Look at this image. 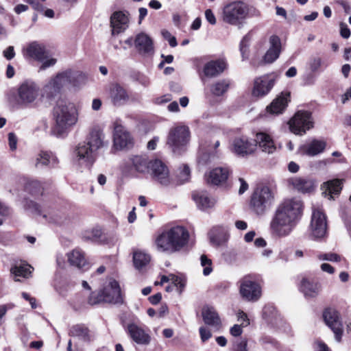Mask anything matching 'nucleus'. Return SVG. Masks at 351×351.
Instances as JSON below:
<instances>
[{
	"mask_svg": "<svg viewBox=\"0 0 351 351\" xmlns=\"http://www.w3.org/2000/svg\"><path fill=\"white\" fill-rule=\"evenodd\" d=\"M303 203L298 198L286 199L276 208L269 223L271 232L278 237L291 234L302 214Z\"/></svg>",
	"mask_w": 351,
	"mask_h": 351,
	"instance_id": "1",
	"label": "nucleus"
},
{
	"mask_svg": "<svg viewBox=\"0 0 351 351\" xmlns=\"http://www.w3.org/2000/svg\"><path fill=\"white\" fill-rule=\"evenodd\" d=\"M105 145L104 134L98 128H93L86 141L80 143L74 150V159L80 165L90 167L95 162L97 152Z\"/></svg>",
	"mask_w": 351,
	"mask_h": 351,
	"instance_id": "2",
	"label": "nucleus"
},
{
	"mask_svg": "<svg viewBox=\"0 0 351 351\" xmlns=\"http://www.w3.org/2000/svg\"><path fill=\"white\" fill-rule=\"evenodd\" d=\"M189 231L183 226H175L162 232L156 239L157 249L173 254L180 252L188 243Z\"/></svg>",
	"mask_w": 351,
	"mask_h": 351,
	"instance_id": "3",
	"label": "nucleus"
},
{
	"mask_svg": "<svg viewBox=\"0 0 351 351\" xmlns=\"http://www.w3.org/2000/svg\"><path fill=\"white\" fill-rule=\"evenodd\" d=\"M55 125L52 132L61 136L74 125L77 121V110L73 104L66 101H58L53 110Z\"/></svg>",
	"mask_w": 351,
	"mask_h": 351,
	"instance_id": "4",
	"label": "nucleus"
},
{
	"mask_svg": "<svg viewBox=\"0 0 351 351\" xmlns=\"http://www.w3.org/2000/svg\"><path fill=\"white\" fill-rule=\"evenodd\" d=\"M81 77L82 73L80 72L71 69H67L60 72L43 87V93L42 95L49 99L53 98L60 93L62 88L69 86H77L78 80Z\"/></svg>",
	"mask_w": 351,
	"mask_h": 351,
	"instance_id": "5",
	"label": "nucleus"
},
{
	"mask_svg": "<svg viewBox=\"0 0 351 351\" xmlns=\"http://www.w3.org/2000/svg\"><path fill=\"white\" fill-rule=\"evenodd\" d=\"M248 15V7L243 1H233L224 6L222 11L223 22L240 27Z\"/></svg>",
	"mask_w": 351,
	"mask_h": 351,
	"instance_id": "6",
	"label": "nucleus"
},
{
	"mask_svg": "<svg viewBox=\"0 0 351 351\" xmlns=\"http://www.w3.org/2000/svg\"><path fill=\"white\" fill-rule=\"evenodd\" d=\"M274 202V195L267 186L256 189L250 199V208L258 215H263Z\"/></svg>",
	"mask_w": 351,
	"mask_h": 351,
	"instance_id": "7",
	"label": "nucleus"
},
{
	"mask_svg": "<svg viewBox=\"0 0 351 351\" xmlns=\"http://www.w3.org/2000/svg\"><path fill=\"white\" fill-rule=\"evenodd\" d=\"M189 128L184 125H177L170 129L167 143L173 152H176L184 147L189 143Z\"/></svg>",
	"mask_w": 351,
	"mask_h": 351,
	"instance_id": "8",
	"label": "nucleus"
},
{
	"mask_svg": "<svg viewBox=\"0 0 351 351\" xmlns=\"http://www.w3.org/2000/svg\"><path fill=\"white\" fill-rule=\"evenodd\" d=\"M311 236L314 239L324 238L327 232V219L323 210L319 207H313L309 226Z\"/></svg>",
	"mask_w": 351,
	"mask_h": 351,
	"instance_id": "9",
	"label": "nucleus"
},
{
	"mask_svg": "<svg viewBox=\"0 0 351 351\" xmlns=\"http://www.w3.org/2000/svg\"><path fill=\"white\" fill-rule=\"evenodd\" d=\"M290 130L298 135H302L313 127L311 113L308 111L299 110L289 122Z\"/></svg>",
	"mask_w": 351,
	"mask_h": 351,
	"instance_id": "10",
	"label": "nucleus"
},
{
	"mask_svg": "<svg viewBox=\"0 0 351 351\" xmlns=\"http://www.w3.org/2000/svg\"><path fill=\"white\" fill-rule=\"evenodd\" d=\"M40 88L38 84L32 80H25L18 88V95L21 104H33L38 98Z\"/></svg>",
	"mask_w": 351,
	"mask_h": 351,
	"instance_id": "11",
	"label": "nucleus"
},
{
	"mask_svg": "<svg viewBox=\"0 0 351 351\" xmlns=\"http://www.w3.org/2000/svg\"><path fill=\"white\" fill-rule=\"evenodd\" d=\"M239 291L242 298L249 302H256L261 296L260 285L247 278H244L241 281Z\"/></svg>",
	"mask_w": 351,
	"mask_h": 351,
	"instance_id": "12",
	"label": "nucleus"
},
{
	"mask_svg": "<svg viewBox=\"0 0 351 351\" xmlns=\"http://www.w3.org/2000/svg\"><path fill=\"white\" fill-rule=\"evenodd\" d=\"M288 184L294 190L301 193H311L316 187L315 180L309 177L293 176L287 180Z\"/></svg>",
	"mask_w": 351,
	"mask_h": 351,
	"instance_id": "13",
	"label": "nucleus"
},
{
	"mask_svg": "<svg viewBox=\"0 0 351 351\" xmlns=\"http://www.w3.org/2000/svg\"><path fill=\"white\" fill-rule=\"evenodd\" d=\"M149 171L151 172L154 180L162 185L170 183L169 171L167 167L160 160L149 162Z\"/></svg>",
	"mask_w": 351,
	"mask_h": 351,
	"instance_id": "14",
	"label": "nucleus"
},
{
	"mask_svg": "<svg viewBox=\"0 0 351 351\" xmlns=\"http://www.w3.org/2000/svg\"><path fill=\"white\" fill-rule=\"evenodd\" d=\"M323 316L327 326L333 331L335 339L340 341L343 328L339 313L335 309L328 308L324 312Z\"/></svg>",
	"mask_w": 351,
	"mask_h": 351,
	"instance_id": "15",
	"label": "nucleus"
},
{
	"mask_svg": "<svg viewBox=\"0 0 351 351\" xmlns=\"http://www.w3.org/2000/svg\"><path fill=\"white\" fill-rule=\"evenodd\" d=\"M256 149V144L254 141L246 136L237 137L233 140L232 150L239 156L252 154Z\"/></svg>",
	"mask_w": 351,
	"mask_h": 351,
	"instance_id": "16",
	"label": "nucleus"
},
{
	"mask_svg": "<svg viewBox=\"0 0 351 351\" xmlns=\"http://www.w3.org/2000/svg\"><path fill=\"white\" fill-rule=\"evenodd\" d=\"M275 84V79L269 75H265L254 80L252 95L263 97L269 93Z\"/></svg>",
	"mask_w": 351,
	"mask_h": 351,
	"instance_id": "17",
	"label": "nucleus"
},
{
	"mask_svg": "<svg viewBox=\"0 0 351 351\" xmlns=\"http://www.w3.org/2000/svg\"><path fill=\"white\" fill-rule=\"evenodd\" d=\"M126 331L132 341L138 345L146 346L151 342L152 337L149 334L135 323L128 324Z\"/></svg>",
	"mask_w": 351,
	"mask_h": 351,
	"instance_id": "18",
	"label": "nucleus"
},
{
	"mask_svg": "<svg viewBox=\"0 0 351 351\" xmlns=\"http://www.w3.org/2000/svg\"><path fill=\"white\" fill-rule=\"evenodd\" d=\"M134 47L138 53L143 56H151L154 53L152 39L146 34H138L134 39Z\"/></svg>",
	"mask_w": 351,
	"mask_h": 351,
	"instance_id": "19",
	"label": "nucleus"
},
{
	"mask_svg": "<svg viewBox=\"0 0 351 351\" xmlns=\"http://www.w3.org/2000/svg\"><path fill=\"white\" fill-rule=\"evenodd\" d=\"M114 146L117 149H121L132 143V138L130 134L121 124L115 122L114 123Z\"/></svg>",
	"mask_w": 351,
	"mask_h": 351,
	"instance_id": "20",
	"label": "nucleus"
},
{
	"mask_svg": "<svg viewBox=\"0 0 351 351\" xmlns=\"http://www.w3.org/2000/svg\"><path fill=\"white\" fill-rule=\"evenodd\" d=\"M23 56L25 58L43 61L48 58L49 53L44 45L34 41L28 44L23 49Z\"/></svg>",
	"mask_w": 351,
	"mask_h": 351,
	"instance_id": "21",
	"label": "nucleus"
},
{
	"mask_svg": "<svg viewBox=\"0 0 351 351\" xmlns=\"http://www.w3.org/2000/svg\"><path fill=\"white\" fill-rule=\"evenodd\" d=\"M129 18L126 13L122 11H116L110 16V27L112 34L118 35L123 32L128 27Z\"/></svg>",
	"mask_w": 351,
	"mask_h": 351,
	"instance_id": "22",
	"label": "nucleus"
},
{
	"mask_svg": "<svg viewBox=\"0 0 351 351\" xmlns=\"http://www.w3.org/2000/svg\"><path fill=\"white\" fill-rule=\"evenodd\" d=\"M109 97L111 103L115 106H121L130 100V95L127 90L118 84L110 86Z\"/></svg>",
	"mask_w": 351,
	"mask_h": 351,
	"instance_id": "23",
	"label": "nucleus"
},
{
	"mask_svg": "<svg viewBox=\"0 0 351 351\" xmlns=\"http://www.w3.org/2000/svg\"><path fill=\"white\" fill-rule=\"evenodd\" d=\"M269 47L265 53L263 60L265 63H272L280 56L281 52V40L276 35H272L269 39Z\"/></svg>",
	"mask_w": 351,
	"mask_h": 351,
	"instance_id": "24",
	"label": "nucleus"
},
{
	"mask_svg": "<svg viewBox=\"0 0 351 351\" xmlns=\"http://www.w3.org/2000/svg\"><path fill=\"white\" fill-rule=\"evenodd\" d=\"M326 147V142L317 139H313L308 143L300 147V152L302 155L315 156L322 153Z\"/></svg>",
	"mask_w": 351,
	"mask_h": 351,
	"instance_id": "25",
	"label": "nucleus"
},
{
	"mask_svg": "<svg viewBox=\"0 0 351 351\" xmlns=\"http://www.w3.org/2000/svg\"><path fill=\"white\" fill-rule=\"evenodd\" d=\"M289 101L290 93H282L267 107V110L272 114H280L285 110Z\"/></svg>",
	"mask_w": 351,
	"mask_h": 351,
	"instance_id": "26",
	"label": "nucleus"
},
{
	"mask_svg": "<svg viewBox=\"0 0 351 351\" xmlns=\"http://www.w3.org/2000/svg\"><path fill=\"white\" fill-rule=\"evenodd\" d=\"M203 320L206 325H208L215 330H219L221 327V319L212 306H204L202 311Z\"/></svg>",
	"mask_w": 351,
	"mask_h": 351,
	"instance_id": "27",
	"label": "nucleus"
},
{
	"mask_svg": "<svg viewBox=\"0 0 351 351\" xmlns=\"http://www.w3.org/2000/svg\"><path fill=\"white\" fill-rule=\"evenodd\" d=\"M230 85V80L221 79L213 82L208 86V90L211 96L222 97L228 93Z\"/></svg>",
	"mask_w": 351,
	"mask_h": 351,
	"instance_id": "28",
	"label": "nucleus"
},
{
	"mask_svg": "<svg viewBox=\"0 0 351 351\" xmlns=\"http://www.w3.org/2000/svg\"><path fill=\"white\" fill-rule=\"evenodd\" d=\"M253 141L256 144V146L258 145L263 152L272 154L276 149L274 140L270 135L267 133H257L256 135V139Z\"/></svg>",
	"mask_w": 351,
	"mask_h": 351,
	"instance_id": "29",
	"label": "nucleus"
},
{
	"mask_svg": "<svg viewBox=\"0 0 351 351\" xmlns=\"http://www.w3.org/2000/svg\"><path fill=\"white\" fill-rule=\"evenodd\" d=\"M226 63L223 60H213L207 62L204 66V73L209 77H217L226 69Z\"/></svg>",
	"mask_w": 351,
	"mask_h": 351,
	"instance_id": "30",
	"label": "nucleus"
},
{
	"mask_svg": "<svg viewBox=\"0 0 351 351\" xmlns=\"http://www.w3.org/2000/svg\"><path fill=\"white\" fill-rule=\"evenodd\" d=\"M149 162L146 156H133L128 159L126 165L136 172L143 173L149 171Z\"/></svg>",
	"mask_w": 351,
	"mask_h": 351,
	"instance_id": "31",
	"label": "nucleus"
},
{
	"mask_svg": "<svg viewBox=\"0 0 351 351\" xmlns=\"http://www.w3.org/2000/svg\"><path fill=\"white\" fill-rule=\"evenodd\" d=\"M58 163V158L53 154L47 152H40L35 158L34 166L36 168H42L46 166L55 167Z\"/></svg>",
	"mask_w": 351,
	"mask_h": 351,
	"instance_id": "32",
	"label": "nucleus"
},
{
	"mask_svg": "<svg viewBox=\"0 0 351 351\" xmlns=\"http://www.w3.org/2000/svg\"><path fill=\"white\" fill-rule=\"evenodd\" d=\"M322 194L333 199V195H339L342 189V182L339 179H334L324 182L322 186Z\"/></svg>",
	"mask_w": 351,
	"mask_h": 351,
	"instance_id": "33",
	"label": "nucleus"
},
{
	"mask_svg": "<svg viewBox=\"0 0 351 351\" xmlns=\"http://www.w3.org/2000/svg\"><path fill=\"white\" fill-rule=\"evenodd\" d=\"M193 199L197 206L201 210H206L213 208L215 204V199L209 197L206 193H195Z\"/></svg>",
	"mask_w": 351,
	"mask_h": 351,
	"instance_id": "34",
	"label": "nucleus"
},
{
	"mask_svg": "<svg viewBox=\"0 0 351 351\" xmlns=\"http://www.w3.org/2000/svg\"><path fill=\"white\" fill-rule=\"evenodd\" d=\"M229 175L227 168L217 167L213 169L208 176V182L218 185L226 181Z\"/></svg>",
	"mask_w": 351,
	"mask_h": 351,
	"instance_id": "35",
	"label": "nucleus"
},
{
	"mask_svg": "<svg viewBox=\"0 0 351 351\" xmlns=\"http://www.w3.org/2000/svg\"><path fill=\"white\" fill-rule=\"evenodd\" d=\"M300 291L306 297H315L317 295L319 286L317 282H314L307 278H303L300 286Z\"/></svg>",
	"mask_w": 351,
	"mask_h": 351,
	"instance_id": "36",
	"label": "nucleus"
},
{
	"mask_svg": "<svg viewBox=\"0 0 351 351\" xmlns=\"http://www.w3.org/2000/svg\"><path fill=\"white\" fill-rule=\"evenodd\" d=\"M102 291L105 297H106L108 295H109L110 296H114V295H115V293L117 292L119 295V298L117 300L119 301L108 302V303L121 304L123 302L120 286L117 280L114 279H110L108 285L106 287H105Z\"/></svg>",
	"mask_w": 351,
	"mask_h": 351,
	"instance_id": "37",
	"label": "nucleus"
},
{
	"mask_svg": "<svg viewBox=\"0 0 351 351\" xmlns=\"http://www.w3.org/2000/svg\"><path fill=\"white\" fill-rule=\"evenodd\" d=\"M117 292L114 295V296H110L108 295L106 297L104 296L103 291L101 290L99 293L93 292L88 299V302L90 305L97 304L102 302H117L119 296Z\"/></svg>",
	"mask_w": 351,
	"mask_h": 351,
	"instance_id": "38",
	"label": "nucleus"
},
{
	"mask_svg": "<svg viewBox=\"0 0 351 351\" xmlns=\"http://www.w3.org/2000/svg\"><path fill=\"white\" fill-rule=\"evenodd\" d=\"M68 260L71 265L81 268L86 265V259L83 252L79 249H75L67 254Z\"/></svg>",
	"mask_w": 351,
	"mask_h": 351,
	"instance_id": "39",
	"label": "nucleus"
},
{
	"mask_svg": "<svg viewBox=\"0 0 351 351\" xmlns=\"http://www.w3.org/2000/svg\"><path fill=\"white\" fill-rule=\"evenodd\" d=\"M69 335L72 337H78L84 341H90L91 336L88 328L84 325L73 326L69 331Z\"/></svg>",
	"mask_w": 351,
	"mask_h": 351,
	"instance_id": "40",
	"label": "nucleus"
},
{
	"mask_svg": "<svg viewBox=\"0 0 351 351\" xmlns=\"http://www.w3.org/2000/svg\"><path fill=\"white\" fill-rule=\"evenodd\" d=\"M150 260V256L143 251H135L133 254L134 265L138 269L146 266Z\"/></svg>",
	"mask_w": 351,
	"mask_h": 351,
	"instance_id": "41",
	"label": "nucleus"
},
{
	"mask_svg": "<svg viewBox=\"0 0 351 351\" xmlns=\"http://www.w3.org/2000/svg\"><path fill=\"white\" fill-rule=\"evenodd\" d=\"M33 268L27 264H21L12 267L10 271L15 276L28 278L32 271Z\"/></svg>",
	"mask_w": 351,
	"mask_h": 351,
	"instance_id": "42",
	"label": "nucleus"
},
{
	"mask_svg": "<svg viewBox=\"0 0 351 351\" xmlns=\"http://www.w3.org/2000/svg\"><path fill=\"white\" fill-rule=\"evenodd\" d=\"M219 230V228H214L209 233L210 241L215 246H219L226 241V236Z\"/></svg>",
	"mask_w": 351,
	"mask_h": 351,
	"instance_id": "43",
	"label": "nucleus"
},
{
	"mask_svg": "<svg viewBox=\"0 0 351 351\" xmlns=\"http://www.w3.org/2000/svg\"><path fill=\"white\" fill-rule=\"evenodd\" d=\"M26 190L34 195L40 194L42 187L40 183L37 180L28 181L25 184Z\"/></svg>",
	"mask_w": 351,
	"mask_h": 351,
	"instance_id": "44",
	"label": "nucleus"
},
{
	"mask_svg": "<svg viewBox=\"0 0 351 351\" xmlns=\"http://www.w3.org/2000/svg\"><path fill=\"white\" fill-rule=\"evenodd\" d=\"M24 207L25 209L28 210L29 211L34 214H41L40 206L32 200L25 199L24 202Z\"/></svg>",
	"mask_w": 351,
	"mask_h": 351,
	"instance_id": "45",
	"label": "nucleus"
},
{
	"mask_svg": "<svg viewBox=\"0 0 351 351\" xmlns=\"http://www.w3.org/2000/svg\"><path fill=\"white\" fill-rule=\"evenodd\" d=\"M200 260H201V265L202 267H204V269H203L204 275V276L209 275L213 271V269L211 267V264H212L211 260L208 258L206 255H202Z\"/></svg>",
	"mask_w": 351,
	"mask_h": 351,
	"instance_id": "46",
	"label": "nucleus"
},
{
	"mask_svg": "<svg viewBox=\"0 0 351 351\" xmlns=\"http://www.w3.org/2000/svg\"><path fill=\"white\" fill-rule=\"evenodd\" d=\"M318 258L321 261H339L340 256L335 253L322 254L318 256Z\"/></svg>",
	"mask_w": 351,
	"mask_h": 351,
	"instance_id": "47",
	"label": "nucleus"
},
{
	"mask_svg": "<svg viewBox=\"0 0 351 351\" xmlns=\"http://www.w3.org/2000/svg\"><path fill=\"white\" fill-rule=\"evenodd\" d=\"M247 341L245 339L237 341L234 343V351H247Z\"/></svg>",
	"mask_w": 351,
	"mask_h": 351,
	"instance_id": "48",
	"label": "nucleus"
},
{
	"mask_svg": "<svg viewBox=\"0 0 351 351\" xmlns=\"http://www.w3.org/2000/svg\"><path fill=\"white\" fill-rule=\"evenodd\" d=\"M190 178V169L187 165H184L182 170L179 174V178L181 182L188 181Z\"/></svg>",
	"mask_w": 351,
	"mask_h": 351,
	"instance_id": "49",
	"label": "nucleus"
},
{
	"mask_svg": "<svg viewBox=\"0 0 351 351\" xmlns=\"http://www.w3.org/2000/svg\"><path fill=\"white\" fill-rule=\"evenodd\" d=\"M199 335L203 342L208 341L212 337L210 330L204 326L199 328Z\"/></svg>",
	"mask_w": 351,
	"mask_h": 351,
	"instance_id": "50",
	"label": "nucleus"
},
{
	"mask_svg": "<svg viewBox=\"0 0 351 351\" xmlns=\"http://www.w3.org/2000/svg\"><path fill=\"white\" fill-rule=\"evenodd\" d=\"M170 281L177 287L180 289L184 287V283L182 279L176 275L171 274Z\"/></svg>",
	"mask_w": 351,
	"mask_h": 351,
	"instance_id": "51",
	"label": "nucleus"
},
{
	"mask_svg": "<svg viewBox=\"0 0 351 351\" xmlns=\"http://www.w3.org/2000/svg\"><path fill=\"white\" fill-rule=\"evenodd\" d=\"M340 34L344 38H348L350 36V29L348 27V25L343 23H340Z\"/></svg>",
	"mask_w": 351,
	"mask_h": 351,
	"instance_id": "52",
	"label": "nucleus"
},
{
	"mask_svg": "<svg viewBox=\"0 0 351 351\" xmlns=\"http://www.w3.org/2000/svg\"><path fill=\"white\" fill-rule=\"evenodd\" d=\"M205 17H206V19L207 20V21L210 24H211L213 25L216 24L217 20H216L215 16L210 9L206 10Z\"/></svg>",
	"mask_w": 351,
	"mask_h": 351,
	"instance_id": "53",
	"label": "nucleus"
},
{
	"mask_svg": "<svg viewBox=\"0 0 351 351\" xmlns=\"http://www.w3.org/2000/svg\"><path fill=\"white\" fill-rule=\"evenodd\" d=\"M322 64V60L320 58H319V57L314 58L311 60V64H310L311 69L313 71H316L321 67Z\"/></svg>",
	"mask_w": 351,
	"mask_h": 351,
	"instance_id": "54",
	"label": "nucleus"
},
{
	"mask_svg": "<svg viewBox=\"0 0 351 351\" xmlns=\"http://www.w3.org/2000/svg\"><path fill=\"white\" fill-rule=\"evenodd\" d=\"M243 326L241 325V324L240 325L239 324H234L230 330V334L234 336V337H238V336H240L241 334H242V332H243V330H242V327Z\"/></svg>",
	"mask_w": 351,
	"mask_h": 351,
	"instance_id": "55",
	"label": "nucleus"
},
{
	"mask_svg": "<svg viewBox=\"0 0 351 351\" xmlns=\"http://www.w3.org/2000/svg\"><path fill=\"white\" fill-rule=\"evenodd\" d=\"M238 320L241 322V325L247 326L250 324V321L247 315L243 311H239L237 314Z\"/></svg>",
	"mask_w": 351,
	"mask_h": 351,
	"instance_id": "56",
	"label": "nucleus"
},
{
	"mask_svg": "<svg viewBox=\"0 0 351 351\" xmlns=\"http://www.w3.org/2000/svg\"><path fill=\"white\" fill-rule=\"evenodd\" d=\"M3 56L8 60H12L15 56L14 47L10 46L3 51Z\"/></svg>",
	"mask_w": 351,
	"mask_h": 351,
	"instance_id": "57",
	"label": "nucleus"
},
{
	"mask_svg": "<svg viewBox=\"0 0 351 351\" xmlns=\"http://www.w3.org/2000/svg\"><path fill=\"white\" fill-rule=\"evenodd\" d=\"M9 146L11 150L14 151L16 149L17 138L14 134L9 133L8 134Z\"/></svg>",
	"mask_w": 351,
	"mask_h": 351,
	"instance_id": "58",
	"label": "nucleus"
},
{
	"mask_svg": "<svg viewBox=\"0 0 351 351\" xmlns=\"http://www.w3.org/2000/svg\"><path fill=\"white\" fill-rule=\"evenodd\" d=\"M45 60V61L44 60L42 61L43 64L40 67V70H45L48 67L53 66L57 62L56 59L52 58H49V59L46 58Z\"/></svg>",
	"mask_w": 351,
	"mask_h": 351,
	"instance_id": "59",
	"label": "nucleus"
},
{
	"mask_svg": "<svg viewBox=\"0 0 351 351\" xmlns=\"http://www.w3.org/2000/svg\"><path fill=\"white\" fill-rule=\"evenodd\" d=\"M27 2L29 3L35 10L40 12H43L44 10L43 5L37 0H27Z\"/></svg>",
	"mask_w": 351,
	"mask_h": 351,
	"instance_id": "60",
	"label": "nucleus"
},
{
	"mask_svg": "<svg viewBox=\"0 0 351 351\" xmlns=\"http://www.w3.org/2000/svg\"><path fill=\"white\" fill-rule=\"evenodd\" d=\"M171 100V97L169 95H165L162 97H158L155 99V103L156 104H162L164 103H167Z\"/></svg>",
	"mask_w": 351,
	"mask_h": 351,
	"instance_id": "61",
	"label": "nucleus"
},
{
	"mask_svg": "<svg viewBox=\"0 0 351 351\" xmlns=\"http://www.w3.org/2000/svg\"><path fill=\"white\" fill-rule=\"evenodd\" d=\"M10 214V208L0 202V215L8 216Z\"/></svg>",
	"mask_w": 351,
	"mask_h": 351,
	"instance_id": "62",
	"label": "nucleus"
},
{
	"mask_svg": "<svg viewBox=\"0 0 351 351\" xmlns=\"http://www.w3.org/2000/svg\"><path fill=\"white\" fill-rule=\"evenodd\" d=\"M161 299H162V295L160 293L154 294L149 298V300L152 304H157L158 303L160 302Z\"/></svg>",
	"mask_w": 351,
	"mask_h": 351,
	"instance_id": "63",
	"label": "nucleus"
},
{
	"mask_svg": "<svg viewBox=\"0 0 351 351\" xmlns=\"http://www.w3.org/2000/svg\"><path fill=\"white\" fill-rule=\"evenodd\" d=\"M239 180L241 183L239 193V194H243L244 192H245L247 190L248 184L243 178H239Z\"/></svg>",
	"mask_w": 351,
	"mask_h": 351,
	"instance_id": "64",
	"label": "nucleus"
}]
</instances>
